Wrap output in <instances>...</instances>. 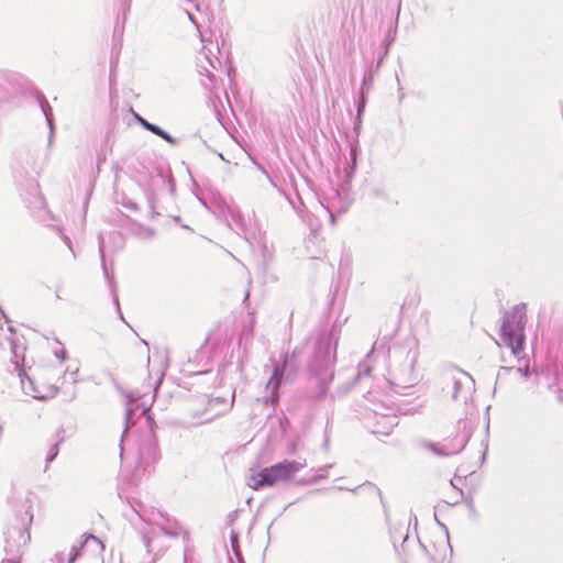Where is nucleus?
I'll return each mask as SVG.
<instances>
[{"label": "nucleus", "instance_id": "0eeeda50", "mask_svg": "<svg viewBox=\"0 0 563 563\" xmlns=\"http://www.w3.org/2000/svg\"><path fill=\"white\" fill-rule=\"evenodd\" d=\"M52 451H53V455H56V453H57V445L56 444L52 448Z\"/></svg>", "mask_w": 563, "mask_h": 563}, {"label": "nucleus", "instance_id": "39448f33", "mask_svg": "<svg viewBox=\"0 0 563 563\" xmlns=\"http://www.w3.org/2000/svg\"><path fill=\"white\" fill-rule=\"evenodd\" d=\"M32 519H33V515L32 512L30 511V509H26L25 510V514H24V518L22 519L23 520V531H21L19 533V543H18V547L20 545H24L27 543V541L30 540V533H29V526L31 525L32 522Z\"/></svg>", "mask_w": 563, "mask_h": 563}, {"label": "nucleus", "instance_id": "423d86ee", "mask_svg": "<svg viewBox=\"0 0 563 563\" xmlns=\"http://www.w3.org/2000/svg\"><path fill=\"white\" fill-rule=\"evenodd\" d=\"M137 120L140 121V123L148 131H151L152 133L161 136L162 139L168 141V142H173L172 137L164 131L162 130L161 128H158L157 125L155 124H152L150 122H147L146 120H144L143 118L141 117H137Z\"/></svg>", "mask_w": 563, "mask_h": 563}, {"label": "nucleus", "instance_id": "f257e3e1", "mask_svg": "<svg viewBox=\"0 0 563 563\" xmlns=\"http://www.w3.org/2000/svg\"><path fill=\"white\" fill-rule=\"evenodd\" d=\"M527 322V307L525 303L516 305L504 316L500 328L499 345L510 349L511 353L518 356L525 350Z\"/></svg>", "mask_w": 563, "mask_h": 563}, {"label": "nucleus", "instance_id": "20e7f679", "mask_svg": "<svg viewBox=\"0 0 563 563\" xmlns=\"http://www.w3.org/2000/svg\"><path fill=\"white\" fill-rule=\"evenodd\" d=\"M91 548L95 553H100L104 549L103 542L92 534H82L79 540L65 553L59 552L56 555V563H74L76 559L87 555V548Z\"/></svg>", "mask_w": 563, "mask_h": 563}, {"label": "nucleus", "instance_id": "6e6552de", "mask_svg": "<svg viewBox=\"0 0 563 563\" xmlns=\"http://www.w3.org/2000/svg\"><path fill=\"white\" fill-rule=\"evenodd\" d=\"M527 375H528V368H526L523 372V376H527Z\"/></svg>", "mask_w": 563, "mask_h": 563}, {"label": "nucleus", "instance_id": "f03ea898", "mask_svg": "<svg viewBox=\"0 0 563 563\" xmlns=\"http://www.w3.org/2000/svg\"><path fill=\"white\" fill-rule=\"evenodd\" d=\"M20 376L22 389L33 398L44 400L53 398L57 394L59 374L54 368L44 367L31 374H20Z\"/></svg>", "mask_w": 563, "mask_h": 563}, {"label": "nucleus", "instance_id": "7ed1b4c3", "mask_svg": "<svg viewBox=\"0 0 563 563\" xmlns=\"http://www.w3.org/2000/svg\"><path fill=\"white\" fill-rule=\"evenodd\" d=\"M305 465L297 461H283L265 467L247 477V486L258 490L264 486H273L279 482L291 479Z\"/></svg>", "mask_w": 563, "mask_h": 563}]
</instances>
